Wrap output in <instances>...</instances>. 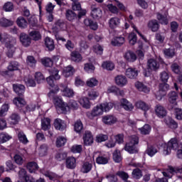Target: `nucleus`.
<instances>
[{
	"instance_id": "obj_41",
	"label": "nucleus",
	"mask_w": 182,
	"mask_h": 182,
	"mask_svg": "<svg viewBox=\"0 0 182 182\" xmlns=\"http://www.w3.org/2000/svg\"><path fill=\"white\" fill-rule=\"evenodd\" d=\"M132 176L133 178H135L136 180H139L143 177V172L140 168H135L132 171Z\"/></svg>"
},
{
	"instance_id": "obj_7",
	"label": "nucleus",
	"mask_w": 182,
	"mask_h": 182,
	"mask_svg": "<svg viewBox=\"0 0 182 182\" xmlns=\"http://www.w3.org/2000/svg\"><path fill=\"white\" fill-rule=\"evenodd\" d=\"M102 114H103V109L101 105H97L91 112H87V118L91 119H93L94 117H97V116H102Z\"/></svg>"
},
{
	"instance_id": "obj_26",
	"label": "nucleus",
	"mask_w": 182,
	"mask_h": 182,
	"mask_svg": "<svg viewBox=\"0 0 182 182\" xmlns=\"http://www.w3.org/2000/svg\"><path fill=\"white\" fill-rule=\"evenodd\" d=\"M13 103L16 105L18 109H23L25 107V105H26V102L23 98L21 97H15L13 100Z\"/></svg>"
},
{
	"instance_id": "obj_24",
	"label": "nucleus",
	"mask_w": 182,
	"mask_h": 182,
	"mask_svg": "<svg viewBox=\"0 0 182 182\" xmlns=\"http://www.w3.org/2000/svg\"><path fill=\"white\" fill-rule=\"evenodd\" d=\"M102 122L105 124H114L117 122V118L113 115H107L102 117Z\"/></svg>"
},
{
	"instance_id": "obj_57",
	"label": "nucleus",
	"mask_w": 182,
	"mask_h": 182,
	"mask_svg": "<svg viewBox=\"0 0 182 182\" xmlns=\"http://www.w3.org/2000/svg\"><path fill=\"white\" fill-rule=\"evenodd\" d=\"M169 78L170 75H168V73L163 71L160 73V79L163 82V83H167V82H168Z\"/></svg>"
},
{
	"instance_id": "obj_45",
	"label": "nucleus",
	"mask_w": 182,
	"mask_h": 182,
	"mask_svg": "<svg viewBox=\"0 0 182 182\" xmlns=\"http://www.w3.org/2000/svg\"><path fill=\"white\" fill-rule=\"evenodd\" d=\"M38 154L41 157H43V156L48 154V145L46 144L41 145L38 149Z\"/></svg>"
},
{
	"instance_id": "obj_2",
	"label": "nucleus",
	"mask_w": 182,
	"mask_h": 182,
	"mask_svg": "<svg viewBox=\"0 0 182 182\" xmlns=\"http://www.w3.org/2000/svg\"><path fill=\"white\" fill-rule=\"evenodd\" d=\"M136 144H139V136L132 135L129 137V142L125 144L124 150L130 154H134V153H137Z\"/></svg>"
},
{
	"instance_id": "obj_44",
	"label": "nucleus",
	"mask_w": 182,
	"mask_h": 182,
	"mask_svg": "<svg viewBox=\"0 0 182 182\" xmlns=\"http://www.w3.org/2000/svg\"><path fill=\"white\" fill-rule=\"evenodd\" d=\"M157 151H159L157 150V147L154 146H148L146 150V154H149L150 156V157H153V156H154V154H156V153H157Z\"/></svg>"
},
{
	"instance_id": "obj_1",
	"label": "nucleus",
	"mask_w": 182,
	"mask_h": 182,
	"mask_svg": "<svg viewBox=\"0 0 182 182\" xmlns=\"http://www.w3.org/2000/svg\"><path fill=\"white\" fill-rule=\"evenodd\" d=\"M0 41L1 43L5 45L7 49L6 55L8 58H12L16 50L15 46L16 45V39L9 36L8 33H4L2 35L0 34Z\"/></svg>"
},
{
	"instance_id": "obj_50",
	"label": "nucleus",
	"mask_w": 182,
	"mask_h": 182,
	"mask_svg": "<svg viewBox=\"0 0 182 182\" xmlns=\"http://www.w3.org/2000/svg\"><path fill=\"white\" fill-rule=\"evenodd\" d=\"M102 67L106 70H113L114 69V63L110 61H105L102 64Z\"/></svg>"
},
{
	"instance_id": "obj_33",
	"label": "nucleus",
	"mask_w": 182,
	"mask_h": 182,
	"mask_svg": "<svg viewBox=\"0 0 182 182\" xmlns=\"http://www.w3.org/2000/svg\"><path fill=\"white\" fill-rule=\"evenodd\" d=\"M17 136L20 143H23V144H28V143H29V140H28L26 135L23 131H18Z\"/></svg>"
},
{
	"instance_id": "obj_14",
	"label": "nucleus",
	"mask_w": 182,
	"mask_h": 182,
	"mask_svg": "<svg viewBox=\"0 0 182 182\" xmlns=\"http://www.w3.org/2000/svg\"><path fill=\"white\" fill-rule=\"evenodd\" d=\"M147 66L148 68L150 69L151 70H154L156 72V70H159L160 69V63L157 62V60L151 58L149 59L147 62Z\"/></svg>"
},
{
	"instance_id": "obj_43",
	"label": "nucleus",
	"mask_w": 182,
	"mask_h": 182,
	"mask_svg": "<svg viewBox=\"0 0 182 182\" xmlns=\"http://www.w3.org/2000/svg\"><path fill=\"white\" fill-rule=\"evenodd\" d=\"M14 25V21L9 19H6L5 18H2L0 19V26L4 28H7V26H12Z\"/></svg>"
},
{
	"instance_id": "obj_63",
	"label": "nucleus",
	"mask_w": 182,
	"mask_h": 182,
	"mask_svg": "<svg viewBox=\"0 0 182 182\" xmlns=\"http://www.w3.org/2000/svg\"><path fill=\"white\" fill-rule=\"evenodd\" d=\"M97 164H107L109 163V158L105 156H98L96 159Z\"/></svg>"
},
{
	"instance_id": "obj_49",
	"label": "nucleus",
	"mask_w": 182,
	"mask_h": 182,
	"mask_svg": "<svg viewBox=\"0 0 182 182\" xmlns=\"http://www.w3.org/2000/svg\"><path fill=\"white\" fill-rule=\"evenodd\" d=\"M21 117H19V114L16 113H13L10 116V123L11 124H18Z\"/></svg>"
},
{
	"instance_id": "obj_58",
	"label": "nucleus",
	"mask_w": 182,
	"mask_h": 182,
	"mask_svg": "<svg viewBox=\"0 0 182 182\" xmlns=\"http://www.w3.org/2000/svg\"><path fill=\"white\" fill-rule=\"evenodd\" d=\"M19 66V64L16 61H11L9 66H8V70L10 72H14V70H18V67Z\"/></svg>"
},
{
	"instance_id": "obj_5",
	"label": "nucleus",
	"mask_w": 182,
	"mask_h": 182,
	"mask_svg": "<svg viewBox=\"0 0 182 182\" xmlns=\"http://www.w3.org/2000/svg\"><path fill=\"white\" fill-rule=\"evenodd\" d=\"M177 99H178V93L176 91H171L168 94V109L173 110L177 106Z\"/></svg>"
},
{
	"instance_id": "obj_55",
	"label": "nucleus",
	"mask_w": 182,
	"mask_h": 182,
	"mask_svg": "<svg viewBox=\"0 0 182 182\" xmlns=\"http://www.w3.org/2000/svg\"><path fill=\"white\" fill-rule=\"evenodd\" d=\"M24 82L26 85L30 87H35V86H36V82L35 80L29 77H25Z\"/></svg>"
},
{
	"instance_id": "obj_19",
	"label": "nucleus",
	"mask_w": 182,
	"mask_h": 182,
	"mask_svg": "<svg viewBox=\"0 0 182 182\" xmlns=\"http://www.w3.org/2000/svg\"><path fill=\"white\" fill-rule=\"evenodd\" d=\"M85 146H90L93 144V135L89 131H86L83 136Z\"/></svg>"
},
{
	"instance_id": "obj_36",
	"label": "nucleus",
	"mask_w": 182,
	"mask_h": 182,
	"mask_svg": "<svg viewBox=\"0 0 182 182\" xmlns=\"http://www.w3.org/2000/svg\"><path fill=\"white\" fill-rule=\"evenodd\" d=\"M73 73H75V68L72 65H68L63 70V75L65 77L73 76Z\"/></svg>"
},
{
	"instance_id": "obj_4",
	"label": "nucleus",
	"mask_w": 182,
	"mask_h": 182,
	"mask_svg": "<svg viewBox=\"0 0 182 182\" xmlns=\"http://www.w3.org/2000/svg\"><path fill=\"white\" fill-rule=\"evenodd\" d=\"M170 89V85L164 82L160 83L159 85V90L155 92V96L157 100H161L166 95H167V91Z\"/></svg>"
},
{
	"instance_id": "obj_42",
	"label": "nucleus",
	"mask_w": 182,
	"mask_h": 182,
	"mask_svg": "<svg viewBox=\"0 0 182 182\" xmlns=\"http://www.w3.org/2000/svg\"><path fill=\"white\" fill-rule=\"evenodd\" d=\"M50 76H52L55 80H59L60 79V75H59V70L58 68H51L49 70Z\"/></svg>"
},
{
	"instance_id": "obj_53",
	"label": "nucleus",
	"mask_w": 182,
	"mask_h": 182,
	"mask_svg": "<svg viewBox=\"0 0 182 182\" xmlns=\"http://www.w3.org/2000/svg\"><path fill=\"white\" fill-rule=\"evenodd\" d=\"M74 129L77 133H80V132L83 130V124L82 123V121L77 120L75 122L74 124Z\"/></svg>"
},
{
	"instance_id": "obj_22",
	"label": "nucleus",
	"mask_w": 182,
	"mask_h": 182,
	"mask_svg": "<svg viewBox=\"0 0 182 182\" xmlns=\"http://www.w3.org/2000/svg\"><path fill=\"white\" fill-rule=\"evenodd\" d=\"M91 15L94 19H97L99 18H102V9L99 7H96L92 6L91 7Z\"/></svg>"
},
{
	"instance_id": "obj_30",
	"label": "nucleus",
	"mask_w": 182,
	"mask_h": 182,
	"mask_svg": "<svg viewBox=\"0 0 182 182\" xmlns=\"http://www.w3.org/2000/svg\"><path fill=\"white\" fill-rule=\"evenodd\" d=\"M16 23L19 28L21 29H25L28 28V21L23 16H20L16 20Z\"/></svg>"
},
{
	"instance_id": "obj_39",
	"label": "nucleus",
	"mask_w": 182,
	"mask_h": 182,
	"mask_svg": "<svg viewBox=\"0 0 182 182\" xmlns=\"http://www.w3.org/2000/svg\"><path fill=\"white\" fill-rule=\"evenodd\" d=\"M136 107L138 109H141V110H144V112H146L149 109H150V106L146 104V102L142 101H139L136 103Z\"/></svg>"
},
{
	"instance_id": "obj_64",
	"label": "nucleus",
	"mask_w": 182,
	"mask_h": 182,
	"mask_svg": "<svg viewBox=\"0 0 182 182\" xmlns=\"http://www.w3.org/2000/svg\"><path fill=\"white\" fill-rule=\"evenodd\" d=\"M175 117L177 120H182V109L174 107Z\"/></svg>"
},
{
	"instance_id": "obj_25",
	"label": "nucleus",
	"mask_w": 182,
	"mask_h": 182,
	"mask_svg": "<svg viewBox=\"0 0 182 182\" xmlns=\"http://www.w3.org/2000/svg\"><path fill=\"white\" fill-rule=\"evenodd\" d=\"M156 18L161 25H168V18H167V11L164 15L157 13Z\"/></svg>"
},
{
	"instance_id": "obj_11",
	"label": "nucleus",
	"mask_w": 182,
	"mask_h": 182,
	"mask_svg": "<svg viewBox=\"0 0 182 182\" xmlns=\"http://www.w3.org/2000/svg\"><path fill=\"white\" fill-rule=\"evenodd\" d=\"M20 42L22 43L23 46L28 48L31 43V40L29 36L25 33H21L19 36Z\"/></svg>"
},
{
	"instance_id": "obj_13",
	"label": "nucleus",
	"mask_w": 182,
	"mask_h": 182,
	"mask_svg": "<svg viewBox=\"0 0 182 182\" xmlns=\"http://www.w3.org/2000/svg\"><path fill=\"white\" fill-rule=\"evenodd\" d=\"M147 26L152 32H157L160 29V24L156 19L150 20L147 23Z\"/></svg>"
},
{
	"instance_id": "obj_31",
	"label": "nucleus",
	"mask_w": 182,
	"mask_h": 182,
	"mask_svg": "<svg viewBox=\"0 0 182 182\" xmlns=\"http://www.w3.org/2000/svg\"><path fill=\"white\" fill-rule=\"evenodd\" d=\"M41 129L44 132H46L50 129V119L43 118L41 120Z\"/></svg>"
},
{
	"instance_id": "obj_27",
	"label": "nucleus",
	"mask_w": 182,
	"mask_h": 182,
	"mask_svg": "<svg viewBox=\"0 0 182 182\" xmlns=\"http://www.w3.org/2000/svg\"><path fill=\"white\" fill-rule=\"evenodd\" d=\"M14 91L18 95V96L22 95L23 93H25V85L21 84H14L13 85Z\"/></svg>"
},
{
	"instance_id": "obj_51",
	"label": "nucleus",
	"mask_w": 182,
	"mask_h": 182,
	"mask_svg": "<svg viewBox=\"0 0 182 182\" xmlns=\"http://www.w3.org/2000/svg\"><path fill=\"white\" fill-rule=\"evenodd\" d=\"M92 164L89 162H85L81 168L82 173H89L92 170Z\"/></svg>"
},
{
	"instance_id": "obj_23",
	"label": "nucleus",
	"mask_w": 182,
	"mask_h": 182,
	"mask_svg": "<svg viewBox=\"0 0 182 182\" xmlns=\"http://www.w3.org/2000/svg\"><path fill=\"white\" fill-rule=\"evenodd\" d=\"M164 123L170 129H177L178 127V124L170 117L165 118Z\"/></svg>"
},
{
	"instance_id": "obj_32",
	"label": "nucleus",
	"mask_w": 182,
	"mask_h": 182,
	"mask_svg": "<svg viewBox=\"0 0 182 182\" xmlns=\"http://www.w3.org/2000/svg\"><path fill=\"white\" fill-rule=\"evenodd\" d=\"M66 167L68 168H75L76 167V159L73 156H70L66 159Z\"/></svg>"
},
{
	"instance_id": "obj_56",
	"label": "nucleus",
	"mask_w": 182,
	"mask_h": 182,
	"mask_svg": "<svg viewBox=\"0 0 182 182\" xmlns=\"http://www.w3.org/2000/svg\"><path fill=\"white\" fill-rule=\"evenodd\" d=\"M113 160L115 163H120L122 161V155L120 151L115 150L113 153Z\"/></svg>"
},
{
	"instance_id": "obj_37",
	"label": "nucleus",
	"mask_w": 182,
	"mask_h": 182,
	"mask_svg": "<svg viewBox=\"0 0 182 182\" xmlns=\"http://www.w3.org/2000/svg\"><path fill=\"white\" fill-rule=\"evenodd\" d=\"M109 27H111L112 29H114V28H117V26L120 25V18L117 17H113L109 19Z\"/></svg>"
},
{
	"instance_id": "obj_48",
	"label": "nucleus",
	"mask_w": 182,
	"mask_h": 182,
	"mask_svg": "<svg viewBox=\"0 0 182 182\" xmlns=\"http://www.w3.org/2000/svg\"><path fill=\"white\" fill-rule=\"evenodd\" d=\"M139 130L141 134H150V132H151V127L149 124H145L143 127L139 128Z\"/></svg>"
},
{
	"instance_id": "obj_34",
	"label": "nucleus",
	"mask_w": 182,
	"mask_h": 182,
	"mask_svg": "<svg viewBox=\"0 0 182 182\" xmlns=\"http://www.w3.org/2000/svg\"><path fill=\"white\" fill-rule=\"evenodd\" d=\"M45 45L47 48H48V50H53L55 49V42L53 41V39L46 37L45 38Z\"/></svg>"
},
{
	"instance_id": "obj_61",
	"label": "nucleus",
	"mask_w": 182,
	"mask_h": 182,
	"mask_svg": "<svg viewBox=\"0 0 182 182\" xmlns=\"http://www.w3.org/2000/svg\"><path fill=\"white\" fill-rule=\"evenodd\" d=\"M29 35L33 41H39L42 38V36H41V33H39L38 31H33L29 33Z\"/></svg>"
},
{
	"instance_id": "obj_6",
	"label": "nucleus",
	"mask_w": 182,
	"mask_h": 182,
	"mask_svg": "<svg viewBox=\"0 0 182 182\" xmlns=\"http://www.w3.org/2000/svg\"><path fill=\"white\" fill-rule=\"evenodd\" d=\"M53 102L57 109H60L63 113L68 112V104H66L60 97L54 96Z\"/></svg>"
},
{
	"instance_id": "obj_20",
	"label": "nucleus",
	"mask_w": 182,
	"mask_h": 182,
	"mask_svg": "<svg viewBox=\"0 0 182 182\" xmlns=\"http://www.w3.org/2000/svg\"><path fill=\"white\" fill-rule=\"evenodd\" d=\"M121 106L124 110H127V112H132L133 110L134 107L133 105H132V102H129V100L123 98L120 100Z\"/></svg>"
},
{
	"instance_id": "obj_3",
	"label": "nucleus",
	"mask_w": 182,
	"mask_h": 182,
	"mask_svg": "<svg viewBox=\"0 0 182 182\" xmlns=\"http://www.w3.org/2000/svg\"><path fill=\"white\" fill-rule=\"evenodd\" d=\"M181 144L176 139H171L168 142L167 147L164 149V154L167 156L171 153V150H178L181 148Z\"/></svg>"
},
{
	"instance_id": "obj_28",
	"label": "nucleus",
	"mask_w": 182,
	"mask_h": 182,
	"mask_svg": "<svg viewBox=\"0 0 182 182\" xmlns=\"http://www.w3.org/2000/svg\"><path fill=\"white\" fill-rule=\"evenodd\" d=\"M124 42V37L119 36L114 38L111 41V44L112 46H122Z\"/></svg>"
},
{
	"instance_id": "obj_46",
	"label": "nucleus",
	"mask_w": 182,
	"mask_h": 182,
	"mask_svg": "<svg viewBox=\"0 0 182 182\" xmlns=\"http://www.w3.org/2000/svg\"><path fill=\"white\" fill-rule=\"evenodd\" d=\"M27 168L30 173H35L39 168V166H38V164L36 162H29L27 164Z\"/></svg>"
},
{
	"instance_id": "obj_29",
	"label": "nucleus",
	"mask_w": 182,
	"mask_h": 182,
	"mask_svg": "<svg viewBox=\"0 0 182 182\" xmlns=\"http://www.w3.org/2000/svg\"><path fill=\"white\" fill-rule=\"evenodd\" d=\"M135 87H136L139 92H144V93H149V92H150V88L140 82H136L135 83Z\"/></svg>"
},
{
	"instance_id": "obj_52",
	"label": "nucleus",
	"mask_w": 182,
	"mask_h": 182,
	"mask_svg": "<svg viewBox=\"0 0 182 182\" xmlns=\"http://www.w3.org/2000/svg\"><path fill=\"white\" fill-rule=\"evenodd\" d=\"M27 65L31 68H35L36 66V60L32 55H28L26 59Z\"/></svg>"
},
{
	"instance_id": "obj_16",
	"label": "nucleus",
	"mask_w": 182,
	"mask_h": 182,
	"mask_svg": "<svg viewBox=\"0 0 182 182\" xmlns=\"http://www.w3.org/2000/svg\"><path fill=\"white\" fill-rule=\"evenodd\" d=\"M115 83L117 86L120 87H123V86H126L127 85V78L126 76L120 75L115 77Z\"/></svg>"
},
{
	"instance_id": "obj_18",
	"label": "nucleus",
	"mask_w": 182,
	"mask_h": 182,
	"mask_svg": "<svg viewBox=\"0 0 182 182\" xmlns=\"http://www.w3.org/2000/svg\"><path fill=\"white\" fill-rule=\"evenodd\" d=\"M54 127L56 129V130H60L63 132V130L66 129V124L65 123V121L57 118L54 121Z\"/></svg>"
},
{
	"instance_id": "obj_21",
	"label": "nucleus",
	"mask_w": 182,
	"mask_h": 182,
	"mask_svg": "<svg viewBox=\"0 0 182 182\" xmlns=\"http://www.w3.org/2000/svg\"><path fill=\"white\" fill-rule=\"evenodd\" d=\"M124 58L127 62H135L137 60V55L133 51L128 50L124 54Z\"/></svg>"
},
{
	"instance_id": "obj_38",
	"label": "nucleus",
	"mask_w": 182,
	"mask_h": 182,
	"mask_svg": "<svg viewBox=\"0 0 182 182\" xmlns=\"http://www.w3.org/2000/svg\"><path fill=\"white\" fill-rule=\"evenodd\" d=\"M65 16L66 19L70 21H75V19L77 18V15L76 14V13H75L72 10H67L65 13Z\"/></svg>"
},
{
	"instance_id": "obj_15",
	"label": "nucleus",
	"mask_w": 182,
	"mask_h": 182,
	"mask_svg": "<svg viewBox=\"0 0 182 182\" xmlns=\"http://www.w3.org/2000/svg\"><path fill=\"white\" fill-rule=\"evenodd\" d=\"M125 75L129 79H136V77L139 76V70L136 68H129L127 69Z\"/></svg>"
},
{
	"instance_id": "obj_35",
	"label": "nucleus",
	"mask_w": 182,
	"mask_h": 182,
	"mask_svg": "<svg viewBox=\"0 0 182 182\" xmlns=\"http://www.w3.org/2000/svg\"><path fill=\"white\" fill-rule=\"evenodd\" d=\"M84 23L85 26H90V29H92L93 31H96L98 28L97 23L94 22L93 21L89 18L85 19Z\"/></svg>"
},
{
	"instance_id": "obj_40",
	"label": "nucleus",
	"mask_w": 182,
	"mask_h": 182,
	"mask_svg": "<svg viewBox=\"0 0 182 182\" xmlns=\"http://www.w3.org/2000/svg\"><path fill=\"white\" fill-rule=\"evenodd\" d=\"M79 102L85 109H90V102L87 97H82L79 100Z\"/></svg>"
},
{
	"instance_id": "obj_8",
	"label": "nucleus",
	"mask_w": 182,
	"mask_h": 182,
	"mask_svg": "<svg viewBox=\"0 0 182 182\" xmlns=\"http://www.w3.org/2000/svg\"><path fill=\"white\" fill-rule=\"evenodd\" d=\"M63 28H65V23L60 21V20H58L56 23H55V26H54L53 28V31L55 33V38L57 39V41H62V42H66V39L63 37H58V32H59V31H60V29H63Z\"/></svg>"
},
{
	"instance_id": "obj_12",
	"label": "nucleus",
	"mask_w": 182,
	"mask_h": 182,
	"mask_svg": "<svg viewBox=\"0 0 182 182\" xmlns=\"http://www.w3.org/2000/svg\"><path fill=\"white\" fill-rule=\"evenodd\" d=\"M60 86L62 87L61 92L63 96H65V97H73V96H75V91H73L72 88L63 85H61Z\"/></svg>"
},
{
	"instance_id": "obj_60",
	"label": "nucleus",
	"mask_w": 182,
	"mask_h": 182,
	"mask_svg": "<svg viewBox=\"0 0 182 182\" xmlns=\"http://www.w3.org/2000/svg\"><path fill=\"white\" fill-rule=\"evenodd\" d=\"M129 44L134 45L137 42V36L134 33H131L128 36Z\"/></svg>"
},
{
	"instance_id": "obj_62",
	"label": "nucleus",
	"mask_w": 182,
	"mask_h": 182,
	"mask_svg": "<svg viewBox=\"0 0 182 182\" xmlns=\"http://www.w3.org/2000/svg\"><path fill=\"white\" fill-rule=\"evenodd\" d=\"M65 144H66V138L63 136H58L56 140L57 147H62V146H65Z\"/></svg>"
},
{
	"instance_id": "obj_17",
	"label": "nucleus",
	"mask_w": 182,
	"mask_h": 182,
	"mask_svg": "<svg viewBox=\"0 0 182 182\" xmlns=\"http://www.w3.org/2000/svg\"><path fill=\"white\" fill-rule=\"evenodd\" d=\"M71 60L75 63H79L83 60L82 54L79 51L74 50L70 53Z\"/></svg>"
},
{
	"instance_id": "obj_59",
	"label": "nucleus",
	"mask_w": 182,
	"mask_h": 182,
	"mask_svg": "<svg viewBox=\"0 0 182 182\" xmlns=\"http://www.w3.org/2000/svg\"><path fill=\"white\" fill-rule=\"evenodd\" d=\"M11 139H12V136H9L8 134H0V143H6V141H9Z\"/></svg>"
},
{
	"instance_id": "obj_10",
	"label": "nucleus",
	"mask_w": 182,
	"mask_h": 182,
	"mask_svg": "<svg viewBox=\"0 0 182 182\" xmlns=\"http://www.w3.org/2000/svg\"><path fill=\"white\" fill-rule=\"evenodd\" d=\"M155 112L158 117L163 119L167 116V110L161 105L158 104L155 107Z\"/></svg>"
},
{
	"instance_id": "obj_54",
	"label": "nucleus",
	"mask_w": 182,
	"mask_h": 182,
	"mask_svg": "<svg viewBox=\"0 0 182 182\" xmlns=\"http://www.w3.org/2000/svg\"><path fill=\"white\" fill-rule=\"evenodd\" d=\"M78 107L79 104H77V102L75 101L74 100H71L68 102L67 111L69 110V109H73L74 110H76L78 109Z\"/></svg>"
},
{
	"instance_id": "obj_47",
	"label": "nucleus",
	"mask_w": 182,
	"mask_h": 182,
	"mask_svg": "<svg viewBox=\"0 0 182 182\" xmlns=\"http://www.w3.org/2000/svg\"><path fill=\"white\" fill-rule=\"evenodd\" d=\"M100 105L101 106V109H102V112H109L114 106L112 102H104Z\"/></svg>"
},
{
	"instance_id": "obj_9",
	"label": "nucleus",
	"mask_w": 182,
	"mask_h": 182,
	"mask_svg": "<svg viewBox=\"0 0 182 182\" xmlns=\"http://www.w3.org/2000/svg\"><path fill=\"white\" fill-rule=\"evenodd\" d=\"M168 171H169L170 173L168 172L164 171V172H162V174H163L164 177H167L168 178H171L173 177V175H171V174L182 173V168L168 166Z\"/></svg>"
}]
</instances>
